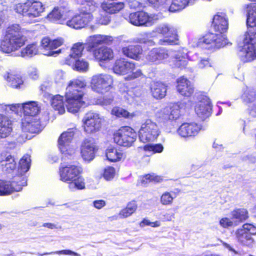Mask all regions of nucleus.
<instances>
[{
	"instance_id": "obj_39",
	"label": "nucleus",
	"mask_w": 256,
	"mask_h": 256,
	"mask_svg": "<svg viewBox=\"0 0 256 256\" xmlns=\"http://www.w3.org/2000/svg\"><path fill=\"white\" fill-rule=\"evenodd\" d=\"M241 98L246 104L253 103L256 101V92L252 88H246L244 89Z\"/></svg>"
},
{
	"instance_id": "obj_46",
	"label": "nucleus",
	"mask_w": 256,
	"mask_h": 256,
	"mask_svg": "<svg viewBox=\"0 0 256 256\" xmlns=\"http://www.w3.org/2000/svg\"><path fill=\"white\" fill-rule=\"evenodd\" d=\"M6 79L8 82L10 86L14 88H22L23 86V81L21 77L18 75L8 74Z\"/></svg>"
},
{
	"instance_id": "obj_5",
	"label": "nucleus",
	"mask_w": 256,
	"mask_h": 256,
	"mask_svg": "<svg viewBox=\"0 0 256 256\" xmlns=\"http://www.w3.org/2000/svg\"><path fill=\"white\" fill-rule=\"evenodd\" d=\"M112 77L108 74H98L93 76L91 79L90 86L92 90L99 94H104L112 87Z\"/></svg>"
},
{
	"instance_id": "obj_8",
	"label": "nucleus",
	"mask_w": 256,
	"mask_h": 256,
	"mask_svg": "<svg viewBox=\"0 0 256 256\" xmlns=\"http://www.w3.org/2000/svg\"><path fill=\"white\" fill-rule=\"evenodd\" d=\"M160 134L157 124L150 120H147L141 126L138 132L140 140L144 142L154 141Z\"/></svg>"
},
{
	"instance_id": "obj_24",
	"label": "nucleus",
	"mask_w": 256,
	"mask_h": 256,
	"mask_svg": "<svg viewBox=\"0 0 256 256\" xmlns=\"http://www.w3.org/2000/svg\"><path fill=\"white\" fill-rule=\"evenodd\" d=\"M172 52L170 57L174 58V64L176 66L184 68L186 66L188 62L187 52L184 49L178 51L169 50Z\"/></svg>"
},
{
	"instance_id": "obj_4",
	"label": "nucleus",
	"mask_w": 256,
	"mask_h": 256,
	"mask_svg": "<svg viewBox=\"0 0 256 256\" xmlns=\"http://www.w3.org/2000/svg\"><path fill=\"white\" fill-rule=\"evenodd\" d=\"M155 30L156 32L164 36L163 38L159 40V44L164 46L179 44L180 40L176 28L168 24H162L157 26Z\"/></svg>"
},
{
	"instance_id": "obj_51",
	"label": "nucleus",
	"mask_w": 256,
	"mask_h": 256,
	"mask_svg": "<svg viewBox=\"0 0 256 256\" xmlns=\"http://www.w3.org/2000/svg\"><path fill=\"white\" fill-rule=\"evenodd\" d=\"M71 65L74 66V68L79 72H86L88 69V64L84 60L76 59L74 64Z\"/></svg>"
},
{
	"instance_id": "obj_41",
	"label": "nucleus",
	"mask_w": 256,
	"mask_h": 256,
	"mask_svg": "<svg viewBox=\"0 0 256 256\" xmlns=\"http://www.w3.org/2000/svg\"><path fill=\"white\" fill-rule=\"evenodd\" d=\"M106 155L108 160L114 162L120 160L124 154L121 152L118 151L117 149L108 147L106 150Z\"/></svg>"
},
{
	"instance_id": "obj_3",
	"label": "nucleus",
	"mask_w": 256,
	"mask_h": 256,
	"mask_svg": "<svg viewBox=\"0 0 256 256\" xmlns=\"http://www.w3.org/2000/svg\"><path fill=\"white\" fill-rule=\"evenodd\" d=\"M160 18L158 14H149L144 11L130 13L126 20L135 26H150Z\"/></svg>"
},
{
	"instance_id": "obj_7",
	"label": "nucleus",
	"mask_w": 256,
	"mask_h": 256,
	"mask_svg": "<svg viewBox=\"0 0 256 256\" xmlns=\"http://www.w3.org/2000/svg\"><path fill=\"white\" fill-rule=\"evenodd\" d=\"M76 131V128H69L64 132L58 139V147L62 154V159L63 161L66 160V158L72 156L74 153L75 150L70 146V143L72 140Z\"/></svg>"
},
{
	"instance_id": "obj_15",
	"label": "nucleus",
	"mask_w": 256,
	"mask_h": 256,
	"mask_svg": "<svg viewBox=\"0 0 256 256\" xmlns=\"http://www.w3.org/2000/svg\"><path fill=\"white\" fill-rule=\"evenodd\" d=\"M202 128V126L196 122H185L177 130L178 134L184 138H192L196 136Z\"/></svg>"
},
{
	"instance_id": "obj_21",
	"label": "nucleus",
	"mask_w": 256,
	"mask_h": 256,
	"mask_svg": "<svg viewBox=\"0 0 256 256\" xmlns=\"http://www.w3.org/2000/svg\"><path fill=\"white\" fill-rule=\"evenodd\" d=\"M92 21V16L88 14H80L75 16L72 19L68 20L66 24L68 26L75 29L84 28Z\"/></svg>"
},
{
	"instance_id": "obj_31",
	"label": "nucleus",
	"mask_w": 256,
	"mask_h": 256,
	"mask_svg": "<svg viewBox=\"0 0 256 256\" xmlns=\"http://www.w3.org/2000/svg\"><path fill=\"white\" fill-rule=\"evenodd\" d=\"M248 218V212L244 208H236L230 213V219L235 222H244Z\"/></svg>"
},
{
	"instance_id": "obj_25",
	"label": "nucleus",
	"mask_w": 256,
	"mask_h": 256,
	"mask_svg": "<svg viewBox=\"0 0 256 256\" xmlns=\"http://www.w3.org/2000/svg\"><path fill=\"white\" fill-rule=\"evenodd\" d=\"M0 164L4 172L10 173L16 168V162L10 154L2 153L0 156Z\"/></svg>"
},
{
	"instance_id": "obj_35",
	"label": "nucleus",
	"mask_w": 256,
	"mask_h": 256,
	"mask_svg": "<svg viewBox=\"0 0 256 256\" xmlns=\"http://www.w3.org/2000/svg\"><path fill=\"white\" fill-rule=\"evenodd\" d=\"M22 108L25 115L34 117L40 112V107L36 102H28L22 104Z\"/></svg>"
},
{
	"instance_id": "obj_53",
	"label": "nucleus",
	"mask_w": 256,
	"mask_h": 256,
	"mask_svg": "<svg viewBox=\"0 0 256 256\" xmlns=\"http://www.w3.org/2000/svg\"><path fill=\"white\" fill-rule=\"evenodd\" d=\"M22 104H0V112H8V110H11L16 112L18 111L19 108H22Z\"/></svg>"
},
{
	"instance_id": "obj_47",
	"label": "nucleus",
	"mask_w": 256,
	"mask_h": 256,
	"mask_svg": "<svg viewBox=\"0 0 256 256\" xmlns=\"http://www.w3.org/2000/svg\"><path fill=\"white\" fill-rule=\"evenodd\" d=\"M138 206L136 202L132 201L130 202L125 208L122 209L119 214L120 218H125L131 216L137 209Z\"/></svg>"
},
{
	"instance_id": "obj_50",
	"label": "nucleus",
	"mask_w": 256,
	"mask_h": 256,
	"mask_svg": "<svg viewBox=\"0 0 256 256\" xmlns=\"http://www.w3.org/2000/svg\"><path fill=\"white\" fill-rule=\"evenodd\" d=\"M246 24L248 26H256V5L248 10Z\"/></svg>"
},
{
	"instance_id": "obj_28",
	"label": "nucleus",
	"mask_w": 256,
	"mask_h": 256,
	"mask_svg": "<svg viewBox=\"0 0 256 256\" xmlns=\"http://www.w3.org/2000/svg\"><path fill=\"white\" fill-rule=\"evenodd\" d=\"M84 49V45L82 43L78 42L74 44L71 48L68 58L66 60V63L69 66L74 64L76 59H78L81 56Z\"/></svg>"
},
{
	"instance_id": "obj_38",
	"label": "nucleus",
	"mask_w": 256,
	"mask_h": 256,
	"mask_svg": "<svg viewBox=\"0 0 256 256\" xmlns=\"http://www.w3.org/2000/svg\"><path fill=\"white\" fill-rule=\"evenodd\" d=\"M24 38L19 24H14L10 26L6 30L4 38Z\"/></svg>"
},
{
	"instance_id": "obj_10",
	"label": "nucleus",
	"mask_w": 256,
	"mask_h": 256,
	"mask_svg": "<svg viewBox=\"0 0 256 256\" xmlns=\"http://www.w3.org/2000/svg\"><path fill=\"white\" fill-rule=\"evenodd\" d=\"M26 180L25 177L20 178L18 176H14L11 182L0 180V196L8 195L14 191L21 190L22 186L26 185Z\"/></svg>"
},
{
	"instance_id": "obj_22",
	"label": "nucleus",
	"mask_w": 256,
	"mask_h": 256,
	"mask_svg": "<svg viewBox=\"0 0 256 256\" xmlns=\"http://www.w3.org/2000/svg\"><path fill=\"white\" fill-rule=\"evenodd\" d=\"M212 24L216 32L224 33L228 29V18L226 14L218 12L213 18Z\"/></svg>"
},
{
	"instance_id": "obj_42",
	"label": "nucleus",
	"mask_w": 256,
	"mask_h": 256,
	"mask_svg": "<svg viewBox=\"0 0 256 256\" xmlns=\"http://www.w3.org/2000/svg\"><path fill=\"white\" fill-rule=\"evenodd\" d=\"M244 228L240 229L237 232V238L238 241L244 245L248 246L251 244L253 240L252 236Z\"/></svg>"
},
{
	"instance_id": "obj_58",
	"label": "nucleus",
	"mask_w": 256,
	"mask_h": 256,
	"mask_svg": "<svg viewBox=\"0 0 256 256\" xmlns=\"http://www.w3.org/2000/svg\"><path fill=\"white\" fill-rule=\"evenodd\" d=\"M174 198L168 192H166L160 198V202L164 205H168L172 203Z\"/></svg>"
},
{
	"instance_id": "obj_1",
	"label": "nucleus",
	"mask_w": 256,
	"mask_h": 256,
	"mask_svg": "<svg viewBox=\"0 0 256 256\" xmlns=\"http://www.w3.org/2000/svg\"><path fill=\"white\" fill-rule=\"evenodd\" d=\"M86 82L82 78L70 80L66 87L65 97L68 111L71 113L78 112L80 107L84 104L83 100L84 88Z\"/></svg>"
},
{
	"instance_id": "obj_14",
	"label": "nucleus",
	"mask_w": 256,
	"mask_h": 256,
	"mask_svg": "<svg viewBox=\"0 0 256 256\" xmlns=\"http://www.w3.org/2000/svg\"><path fill=\"white\" fill-rule=\"evenodd\" d=\"M170 0H129L128 4L130 8L136 9L144 7L148 2L155 8L162 10L166 9Z\"/></svg>"
},
{
	"instance_id": "obj_63",
	"label": "nucleus",
	"mask_w": 256,
	"mask_h": 256,
	"mask_svg": "<svg viewBox=\"0 0 256 256\" xmlns=\"http://www.w3.org/2000/svg\"><path fill=\"white\" fill-rule=\"evenodd\" d=\"M132 74L130 75H129L128 78L127 80H133L136 78H138V77H140L142 75V73L140 70H136L135 72H134V70L132 72Z\"/></svg>"
},
{
	"instance_id": "obj_19",
	"label": "nucleus",
	"mask_w": 256,
	"mask_h": 256,
	"mask_svg": "<svg viewBox=\"0 0 256 256\" xmlns=\"http://www.w3.org/2000/svg\"><path fill=\"white\" fill-rule=\"evenodd\" d=\"M135 68L134 62L124 58L117 60L113 66L114 72L119 75H125L131 73Z\"/></svg>"
},
{
	"instance_id": "obj_23",
	"label": "nucleus",
	"mask_w": 256,
	"mask_h": 256,
	"mask_svg": "<svg viewBox=\"0 0 256 256\" xmlns=\"http://www.w3.org/2000/svg\"><path fill=\"white\" fill-rule=\"evenodd\" d=\"M22 129L24 132L37 134L42 130V126L39 119L36 117H30L22 122Z\"/></svg>"
},
{
	"instance_id": "obj_55",
	"label": "nucleus",
	"mask_w": 256,
	"mask_h": 256,
	"mask_svg": "<svg viewBox=\"0 0 256 256\" xmlns=\"http://www.w3.org/2000/svg\"><path fill=\"white\" fill-rule=\"evenodd\" d=\"M160 180L161 178L158 176L146 174L142 177L141 182L142 184L145 185L150 182H160Z\"/></svg>"
},
{
	"instance_id": "obj_37",
	"label": "nucleus",
	"mask_w": 256,
	"mask_h": 256,
	"mask_svg": "<svg viewBox=\"0 0 256 256\" xmlns=\"http://www.w3.org/2000/svg\"><path fill=\"white\" fill-rule=\"evenodd\" d=\"M51 105L55 110H57L60 114H63L65 112V108L63 102L62 96L57 94L51 98Z\"/></svg>"
},
{
	"instance_id": "obj_62",
	"label": "nucleus",
	"mask_w": 256,
	"mask_h": 256,
	"mask_svg": "<svg viewBox=\"0 0 256 256\" xmlns=\"http://www.w3.org/2000/svg\"><path fill=\"white\" fill-rule=\"evenodd\" d=\"M242 228L246 230L250 236L256 234V227L254 225H242Z\"/></svg>"
},
{
	"instance_id": "obj_34",
	"label": "nucleus",
	"mask_w": 256,
	"mask_h": 256,
	"mask_svg": "<svg viewBox=\"0 0 256 256\" xmlns=\"http://www.w3.org/2000/svg\"><path fill=\"white\" fill-rule=\"evenodd\" d=\"M122 52L131 58L138 60L142 53V48L139 46H129L122 48Z\"/></svg>"
},
{
	"instance_id": "obj_16",
	"label": "nucleus",
	"mask_w": 256,
	"mask_h": 256,
	"mask_svg": "<svg viewBox=\"0 0 256 256\" xmlns=\"http://www.w3.org/2000/svg\"><path fill=\"white\" fill-rule=\"evenodd\" d=\"M212 104L209 98L204 96L195 106V112L198 116L202 120L209 117L212 113Z\"/></svg>"
},
{
	"instance_id": "obj_49",
	"label": "nucleus",
	"mask_w": 256,
	"mask_h": 256,
	"mask_svg": "<svg viewBox=\"0 0 256 256\" xmlns=\"http://www.w3.org/2000/svg\"><path fill=\"white\" fill-rule=\"evenodd\" d=\"M68 184V188L72 191H74L76 190H82L85 188L84 179L79 176Z\"/></svg>"
},
{
	"instance_id": "obj_20",
	"label": "nucleus",
	"mask_w": 256,
	"mask_h": 256,
	"mask_svg": "<svg viewBox=\"0 0 256 256\" xmlns=\"http://www.w3.org/2000/svg\"><path fill=\"white\" fill-rule=\"evenodd\" d=\"M98 148L94 143L89 140L84 141L81 146V155L85 161L90 162L95 156Z\"/></svg>"
},
{
	"instance_id": "obj_43",
	"label": "nucleus",
	"mask_w": 256,
	"mask_h": 256,
	"mask_svg": "<svg viewBox=\"0 0 256 256\" xmlns=\"http://www.w3.org/2000/svg\"><path fill=\"white\" fill-rule=\"evenodd\" d=\"M190 0H172L171 4L168 7L170 12H176L186 8Z\"/></svg>"
},
{
	"instance_id": "obj_44",
	"label": "nucleus",
	"mask_w": 256,
	"mask_h": 256,
	"mask_svg": "<svg viewBox=\"0 0 256 256\" xmlns=\"http://www.w3.org/2000/svg\"><path fill=\"white\" fill-rule=\"evenodd\" d=\"M64 9L62 8H54V10L48 15L47 18L53 22L62 23Z\"/></svg>"
},
{
	"instance_id": "obj_29",
	"label": "nucleus",
	"mask_w": 256,
	"mask_h": 256,
	"mask_svg": "<svg viewBox=\"0 0 256 256\" xmlns=\"http://www.w3.org/2000/svg\"><path fill=\"white\" fill-rule=\"evenodd\" d=\"M150 90L152 96L156 99L164 98L166 92V86L160 82H154L150 86Z\"/></svg>"
},
{
	"instance_id": "obj_27",
	"label": "nucleus",
	"mask_w": 256,
	"mask_h": 256,
	"mask_svg": "<svg viewBox=\"0 0 256 256\" xmlns=\"http://www.w3.org/2000/svg\"><path fill=\"white\" fill-rule=\"evenodd\" d=\"M12 130V120L8 116L0 114V138H6Z\"/></svg>"
},
{
	"instance_id": "obj_30",
	"label": "nucleus",
	"mask_w": 256,
	"mask_h": 256,
	"mask_svg": "<svg viewBox=\"0 0 256 256\" xmlns=\"http://www.w3.org/2000/svg\"><path fill=\"white\" fill-rule=\"evenodd\" d=\"M94 55L97 60L100 61L110 60L114 58V52L112 50L106 46H102L94 50Z\"/></svg>"
},
{
	"instance_id": "obj_32",
	"label": "nucleus",
	"mask_w": 256,
	"mask_h": 256,
	"mask_svg": "<svg viewBox=\"0 0 256 256\" xmlns=\"http://www.w3.org/2000/svg\"><path fill=\"white\" fill-rule=\"evenodd\" d=\"M31 164L30 156L28 154H26L20 160L18 167V174L20 178L25 177L24 174L30 169Z\"/></svg>"
},
{
	"instance_id": "obj_56",
	"label": "nucleus",
	"mask_w": 256,
	"mask_h": 256,
	"mask_svg": "<svg viewBox=\"0 0 256 256\" xmlns=\"http://www.w3.org/2000/svg\"><path fill=\"white\" fill-rule=\"evenodd\" d=\"M106 12H101L100 16L96 18L98 23L100 24L106 25L110 22V16L106 14Z\"/></svg>"
},
{
	"instance_id": "obj_13",
	"label": "nucleus",
	"mask_w": 256,
	"mask_h": 256,
	"mask_svg": "<svg viewBox=\"0 0 256 256\" xmlns=\"http://www.w3.org/2000/svg\"><path fill=\"white\" fill-rule=\"evenodd\" d=\"M82 170V168L77 166L64 165L62 164V166L60 168V180L69 183L77 178Z\"/></svg>"
},
{
	"instance_id": "obj_61",
	"label": "nucleus",
	"mask_w": 256,
	"mask_h": 256,
	"mask_svg": "<svg viewBox=\"0 0 256 256\" xmlns=\"http://www.w3.org/2000/svg\"><path fill=\"white\" fill-rule=\"evenodd\" d=\"M64 78V72L62 70L56 72L54 75V80L56 83H61Z\"/></svg>"
},
{
	"instance_id": "obj_40",
	"label": "nucleus",
	"mask_w": 256,
	"mask_h": 256,
	"mask_svg": "<svg viewBox=\"0 0 256 256\" xmlns=\"http://www.w3.org/2000/svg\"><path fill=\"white\" fill-rule=\"evenodd\" d=\"M180 116V108L178 104H174L170 108V114L165 116V119L168 120V122H172V125L178 120Z\"/></svg>"
},
{
	"instance_id": "obj_11",
	"label": "nucleus",
	"mask_w": 256,
	"mask_h": 256,
	"mask_svg": "<svg viewBox=\"0 0 256 256\" xmlns=\"http://www.w3.org/2000/svg\"><path fill=\"white\" fill-rule=\"evenodd\" d=\"M63 43L62 38L51 40L48 37L44 38L40 42V49L41 52L45 56H56L60 53L61 50L54 51V50L62 46Z\"/></svg>"
},
{
	"instance_id": "obj_45",
	"label": "nucleus",
	"mask_w": 256,
	"mask_h": 256,
	"mask_svg": "<svg viewBox=\"0 0 256 256\" xmlns=\"http://www.w3.org/2000/svg\"><path fill=\"white\" fill-rule=\"evenodd\" d=\"M98 9V4L94 0H86V4L84 10L81 12L82 14H88L92 16V20L94 18L92 13L94 12Z\"/></svg>"
},
{
	"instance_id": "obj_26",
	"label": "nucleus",
	"mask_w": 256,
	"mask_h": 256,
	"mask_svg": "<svg viewBox=\"0 0 256 256\" xmlns=\"http://www.w3.org/2000/svg\"><path fill=\"white\" fill-rule=\"evenodd\" d=\"M177 83L178 91L182 95L189 96L194 92V87L187 78L181 77L178 79Z\"/></svg>"
},
{
	"instance_id": "obj_48",
	"label": "nucleus",
	"mask_w": 256,
	"mask_h": 256,
	"mask_svg": "<svg viewBox=\"0 0 256 256\" xmlns=\"http://www.w3.org/2000/svg\"><path fill=\"white\" fill-rule=\"evenodd\" d=\"M39 50H41L40 48L36 44H32L28 45L26 48L22 50L21 52V55L22 57H32L38 54L39 52Z\"/></svg>"
},
{
	"instance_id": "obj_33",
	"label": "nucleus",
	"mask_w": 256,
	"mask_h": 256,
	"mask_svg": "<svg viewBox=\"0 0 256 256\" xmlns=\"http://www.w3.org/2000/svg\"><path fill=\"white\" fill-rule=\"evenodd\" d=\"M124 7V4L122 2H103L101 5L102 12H106L110 14L120 12Z\"/></svg>"
},
{
	"instance_id": "obj_52",
	"label": "nucleus",
	"mask_w": 256,
	"mask_h": 256,
	"mask_svg": "<svg viewBox=\"0 0 256 256\" xmlns=\"http://www.w3.org/2000/svg\"><path fill=\"white\" fill-rule=\"evenodd\" d=\"M112 114L117 117H124L130 118L134 116V114H130L126 110L119 107H114L112 110Z\"/></svg>"
},
{
	"instance_id": "obj_9",
	"label": "nucleus",
	"mask_w": 256,
	"mask_h": 256,
	"mask_svg": "<svg viewBox=\"0 0 256 256\" xmlns=\"http://www.w3.org/2000/svg\"><path fill=\"white\" fill-rule=\"evenodd\" d=\"M102 119L98 113L92 110L88 112L82 120L84 131L88 134L98 132L101 128Z\"/></svg>"
},
{
	"instance_id": "obj_17",
	"label": "nucleus",
	"mask_w": 256,
	"mask_h": 256,
	"mask_svg": "<svg viewBox=\"0 0 256 256\" xmlns=\"http://www.w3.org/2000/svg\"><path fill=\"white\" fill-rule=\"evenodd\" d=\"M171 53L164 48H154L148 52L146 59L149 62L159 64L170 58Z\"/></svg>"
},
{
	"instance_id": "obj_64",
	"label": "nucleus",
	"mask_w": 256,
	"mask_h": 256,
	"mask_svg": "<svg viewBox=\"0 0 256 256\" xmlns=\"http://www.w3.org/2000/svg\"><path fill=\"white\" fill-rule=\"evenodd\" d=\"M250 104H252L249 106V114L251 116L256 118V101Z\"/></svg>"
},
{
	"instance_id": "obj_2",
	"label": "nucleus",
	"mask_w": 256,
	"mask_h": 256,
	"mask_svg": "<svg viewBox=\"0 0 256 256\" xmlns=\"http://www.w3.org/2000/svg\"><path fill=\"white\" fill-rule=\"evenodd\" d=\"M15 11L22 14L26 18L32 20L39 16L44 12V7L39 1L28 0L24 3H20L14 6Z\"/></svg>"
},
{
	"instance_id": "obj_18",
	"label": "nucleus",
	"mask_w": 256,
	"mask_h": 256,
	"mask_svg": "<svg viewBox=\"0 0 256 256\" xmlns=\"http://www.w3.org/2000/svg\"><path fill=\"white\" fill-rule=\"evenodd\" d=\"M24 38H4L1 42L0 50L6 53H10L16 50L24 44Z\"/></svg>"
},
{
	"instance_id": "obj_57",
	"label": "nucleus",
	"mask_w": 256,
	"mask_h": 256,
	"mask_svg": "<svg viewBox=\"0 0 256 256\" xmlns=\"http://www.w3.org/2000/svg\"><path fill=\"white\" fill-rule=\"evenodd\" d=\"M113 100L114 98L112 97L105 96L96 99L95 101V103L96 104L106 106L110 104Z\"/></svg>"
},
{
	"instance_id": "obj_59",
	"label": "nucleus",
	"mask_w": 256,
	"mask_h": 256,
	"mask_svg": "<svg viewBox=\"0 0 256 256\" xmlns=\"http://www.w3.org/2000/svg\"><path fill=\"white\" fill-rule=\"evenodd\" d=\"M115 175V170L113 167L108 166L105 168L104 172V177L107 180L112 179Z\"/></svg>"
},
{
	"instance_id": "obj_12",
	"label": "nucleus",
	"mask_w": 256,
	"mask_h": 256,
	"mask_svg": "<svg viewBox=\"0 0 256 256\" xmlns=\"http://www.w3.org/2000/svg\"><path fill=\"white\" fill-rule=\"evenodd\" d=\"M228 43V40L226 38L224 33L220 32L218 34H208L199 41L200 44H210V46L206 47L208 48H219L225 46Z\"/></svg>"
},
{
	"instance_id": "obj_6",
	"label": "nucleus",
	"mask_w": 256,
	"mask_h": 256,
	"mask_svg": "<svg viewBox=\"0 0 256 256\" xmlns=\"http://www.w3.org/2000/svg\"><path fill=\"white\" fill-rule=\"evenodd\" d=\"M136 134L132 128L124 126L114 135V141L120 146L130 147L136 140Z\"/></svg>"
},
{
	"instance_id": "obj_60",
	"label": "nucleus",
	"mask_w": 256,
	"mask_h": 256,
	"mask_svg": "<svg viewBox=\"0 0 256 256\" xmlns=\"http://www.w3.org/2000/svg\"><path fill=\"white\" fill-rule=\"evenodd\" d=\"M136 42L141 44H146L149 46H154V42L151 39H150L146 34H144L140 37L136 38Z\"/></svg>"
},
{
	"instance_id": "obj_54",
	"label": "nucleus",
	"mask_w": 256,
	"mask_h": 256,
	"mask_svg": "<svg viewBox=\"0 0 256 256\" xmlns=\"http://www.w3.org/2000/svg\"><path fill=\"white\" fill-rule=\"evenodd\" d=\"M146 151H152L154 153H160L163 151L164 147L161 144H148L146 145L144 147Z\"/></svg>"
},
{
	"instance_id": "obj_36",
	"label": "nucleus",
	"mask_w": 256,
	"mask_h": 256,
	"mask_svg": "<svg viewBox=\"0 0 256 256\" xmlns=\"http://www.w3.org/2000/svg\"><path fill=\"white\" fill-rule=\"evenodd\" d=\"M113 38L111 36L100 34L94 35L89 38L88 42L92 46L94 47L102 44H108L111 42Z\"/></svg>"
}]
</instances>
